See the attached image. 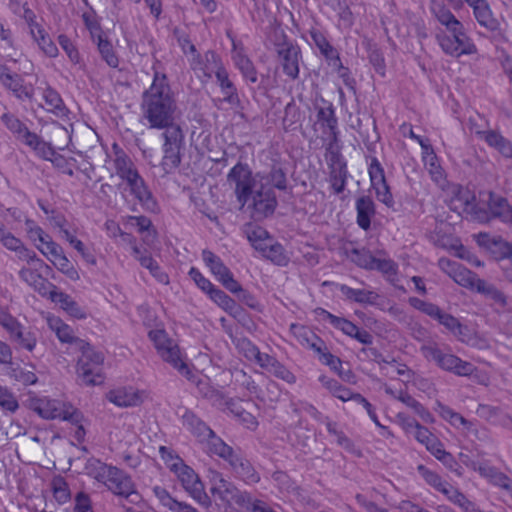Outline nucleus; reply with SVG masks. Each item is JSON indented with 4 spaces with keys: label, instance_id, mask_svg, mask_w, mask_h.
Listing matches in <instances>:
<instances>
[{
    "label": "nucleus",
    "instance_id": "35",
    "mask_svg": "<svg viewBox=\"0 0 512 512\" xmlns=\"http://www.w3.org/2000/svg\"><path fill=\"white\" fill-rule=\"evenodd\" d=\"M357 224L363 230L371 226V218L375 215V204L370 196H361L356 201Z\"/></svg>",
    "mask_w": 512,
    "mask_h": 512
},
{
    "label": "nucleus",
    "instance_id": "41",
    "mask_svg": "<svg viewBox=\"0 0 512 512\" xmlns=\"http://www.w3.org/2000/svg\"><path fill=\"white\" fill-rule=\"evenodd\" d=\"M246 235L251 245L260 253L273 242L269 232L261 226L249 225L246 228Z\"/></svg>",
    "mask_w": 512,
    "mask_h": 512
},
{
    "label": "nucleus",
    "instance_id": "6",
    "mask_svg": "<svg viewBox=\"0 0 512 512\" xmlns=\"http://www.w3.org/2000/svg\"><path fill=\"white\" fill-rule=\"evenodd\" d=\"M161 138L163 157L160 165L165 173H170L177 169L182 161V151L185 147V133L182 125L164 129Z\"/></svg>",
    "mask_w": 512,
    "mask_h": 512
},
{
    "label": "nucleus",
    "instance_id": "24",
    "mask_svg": "<svg viewBox=\"0 0 512 512\" xmlns=\"http://www.w3.org/2000/svg\"><path fill=\"white\" fill-rule=\"evenodd\" d=\"M213 75H215L217 84L219 85L221 92L224 95L223 100L230 105H239L240 98L237 88L233 81L230 79L229 72L224 64Z\"/></svg>",
    "mask_w": 512,
    "mask_h": 512
},
{
    "label": "nucleus",
    "instance_id": "7",
    "mask_svg": "<svg viewBox=\"0 0 512 512\" xmlns=\"http://www.w3.org/2000/svg\"><path fill=\"white\" fill-rule=\"evenodd\" d=\"M0 326L6 330L16 350L32 352L36 348L38 342L36 333L21 324L2 307H0Z\"/></svg>",
    "mask_w": 512,
    "mask_h": 512
},
{
    "label": "nucleus",
    "instance_id": "34",
    "mask_svg": "<svg viewBox=\"0 0 512 512\" xmlns=\"http://www.w3.org/2000/svg\"><path fill=\"white\" fill-rule=\"evenodd\" d=\"M183 425L189 430L201 443L205 441L213 430L193 412L187 411L183 417Z\"/></svg>",
    "mask_w": 512,
    "mask_h": 512
},
{
    "label": "nucleus",
    "instance_id": "39",
    "mask_svg": "<svg viewBox=\"0 0 512 512\" xmlns=\"http://www.w3.org/2000/svg\"><path fill=\"white\" fill-rule=\"evenodd\" d=\"M24 145L29 147L37 157L43 160L52 161L56 155V151L51 143L46 142L36 133H33Z\"/></svg>",
    "mask_w": 512,
    "mask_h": 512
},
{
    "label": "nucleus",
    "instance_id": "59",
    "mask_svg": "<svg viewBox=\"0 0 512 512\" xmlns=\"http://www.w3.org/2000/svg\"><path fill=\"white\" fill-rule=\"evenodd\" d=\"M208 296L215 304L229 314H233L238 309L236 301L217 287Z\"/></svg>",
    "mask_w": 512,
    "mask_h": 512
},
{
    "label": "nucleus",
    "instance_id": "18",
    "mask_svg": "<svg viewBox=\"0 0 512 512\" xmlns=\"http://www.w3.org/2000/svg\"><path fill=\"white\" fill-rule=\"evenodd\" d=\"M253 199V214L257 218L268 217L272 215L277 207V198L272 188H265L261 185L254 193Z\"/></svg>",
    "mask_w": 512,
    "mask_h": 512
},
{
    "label": "nucleus",
    "instance_id": "32",
    "mask_svg": "<svg viewBox=\"0 0 512 512\" xmlns=\"http://www.w3.org/2000/svg\"><path fill=\"white\" fill-rule=\"evenodd\" d=\"M431 12L437 21L445 28L439 29L438 32H452L463 23L459 21L449 8L441 3H433Z\"/></svg>",
    "mask_w": 512,
    "mask_h": 512
},
{
    "label": "nucleus",
    "instance_id": "38",
    "mask_svg": "<svg viewBox=\"0 0 512 512\" xmlns=\"http://www.w3.org/2000/svg\"><path fill=\"white\" fill-rule=\"evenodd\" d=\"M42 95L47 111L61 118L68 115L69 110L65 106L60 94L55 89L47 87L43 90Z\"/></svg>",
    "mask_w": 512,
    "mask_h": 512
},
{
    "label": "nucleus",
    "instance_id": "60",
    "mask_svg": "<svg viewBox=\"0 0 512 512\" xmlns=\"http://www.w3.org/2000/svg\"><path fill=\"white\" fill-rule=\"evenodd\" d=\"M309 34L314 45L319 49L326 60L337 52V49L330 44L324 33L320 30L312 29Z\"/></svg>",
    "mask_w": 512,
    "mask_h": 512
},
{
    "label": "nucleus",
    "instance_id": "11",
    "mask_svg": "<svg viewBox=\"0 0 512 512\" xmlns=\"http://www.w3.org/2000/svg\"><path fill=\"white\" fill-rule=\"evenodd\" d=\"M173 470L177 473L183 488L190 496L200 504H208L209 498L204 491V485L193 469L184 465L181 461L173 464Z\"/></svg>",
    "mask_w": 512,
    "mask_h": 512
},
{
    "label": "nucleus",
    "instance_id": "47",
    "mask_svg": "<svg viewBox=\"0 0 512 512\" xmlns=\"http://www.w3.org/2000/svg\"><path fill=\"white\" fill-rule=\"evenodd\" d=\"M434 409L440 415L441 418H443L445 421L449 422L452 426L456 428L463 426L464 428L469 430L472 426V423L469 420L464 418L461 414L454 411L449 406L444 405L439 401L436 403V407Z\"/></svg>",
    "mask_w": 512,
    "mask_h": 512
},
{
    "label": "nucleus",
    "instance_id": "22",
    "mask_svg": "<svg viewBox=\"0 0 512 512\" xmlns=\"http://www.w3.org/2000/svg\"><path fill=\"white\" fill-rule=\"evenodd\" d=\"M35 268L23 267L19 271V277L42 296H48L55 285L44 278Z\"/></svg>",
    "mask_w": 512,
    "mask_h": 512
},
{
    "label": "nucleus",
    "instance_id": "40",
    "mask_svg": "<svg viewBox=\"0 0 512 512\" xmlns=\"http://www.w3.org/2000/svg\"><path fill=\"white\" fill-rule=\"evenodd\" d=\"M482 477L487 478L493 485L501 487L509 494L512 489V483L509 477L500 472L495 467L489 465H480L475 469Z\"/></svg>",
    "mask_w": 512,
    "mask_h": 512
},
{
    "label": "nucleus",
    "instance_id": "56",
    "mask_svg": "<svg viewBox=\"0 0 512 512\" xmlns=\"http://www.w3.org/2000/svg\"><path fill=\"white\" fill-rule=\"evenodd\" d=\"M417 471L428 485L432 486L442 494L450 485L447 481L443 480L438 473L428 469L423 464L417 466Z\"/></svg>",
    "mask_w": 512,
    "mask_h": 512
},
{
    "label": "nucleus",
    "instance_id": "33",
    "mask_svg": "<svg viewBox=\"0 0 512 512\" xmlns=\"http://www.w3.org/2000/svg\"><path fill=\"white\" fill-rule=\"evenodd\" d=\"M2 85L20 100L30 99L33 95L32 85H26L23 77L12 71L8 74Z\"/></svg>",
    "mask_w": 512,
    "mask_h": 512
},
{
    "label": "nucleus",
    "instance_id": "16",
    "mask_svg": "<svg viewBox=\"0 0 512 512\" xmlns=\"http://www.w3.org/2000/svg\"><path fill=\"white\" fill-rule=\"evenodd\" d=\"M189 64L196 74H202L206 79H211L213 74L223 65V62L215 51L207 50L204 54L197 51L189 58Z\"/></svg>",
    "mask_w": 512,
    "mask_h": 512
},
{
    "label": "nucleus",
    "instance_id": "58",
    "mask_svg": "<svg viewBox=\"0 0 512 512\" xmlns=\"http://www.w3.org/2000/svg\"><path fill=\"white\" fill-rule=\"evenodd\" d=\"M328 139L329 142L326 144L325 147V159L327 161L328 168L339 167L342 166V164H347L346 160L344 159L341 153V149L337 144L338 139Z\"/></svg>",
    "mask_w": 512,
    "mask_h": 512
},
{
    "label": "nucleus",
    "instance_id": "45",
    "mask_svg": "<svg viewBox=\"0 0 512 512\" xmlns=\"http://www.w3.org/2000/svg\"><path fill=\"white\" fill-rule=\"evenodd\" d=\"M93 42L97 45L102 60H104L109 67L117 68L119 66V58L108 38L104 34L98 35V38L94 39Z\"/></svg>",
    "mask_w": 512,
    "mask_h": 512
},
{
    "label": "nucleus",
    "instance_id": "19",
    "mask_svg": "<svg viewBox=\"0 0 512 512\" xmlns=\"http://www.w3.org/2000/svg\"><path fill=\"white\" fill-rule=\"evenodd\" d=\"M47 325L49 329L55 333L56 337L62 344H68L75 349L78 346L84 347V340L77 337L72 327L66 324L61 318L57 316H48Z\"/></svg>",
    "mask_w": 512,
    "mask_h": 512
},
{
    "label": "nucleus",
    "instance_id": "62",
    "mask_svg": "<svg viewBox=\"0 0 512 512\" xmlns=\"http://www.w3.org/2000/svg\"><path fill=\"white\" fill-rule=\"evenodd\" d=\"M371 270H377L385 275L389 281H394V277L398 273V265L390 258L375 257Z\"/></svg>",
    "mask_w": 512,
    "mask_h": 512
},
{
    "label": "nucleus",
    "instance_id": "50",
    "mask_svg": "<svg viewBox=\"0 0 512 512\" xmlns=\"http://www.w3.org/2000/svg\"><path fill=\"white\" fill-rule=\"evenodd\" d=\"M77 375L81 384L86 386L100 385L104 380L101 367L94 368L92 365H86L82 370L79 361L77 362Z\"/></svg>",
    "mask_w": 512,
    "mask_h": 512
},
{
    "label": "nucleus",
    "instance_id": "64",
    "mask_svg": "<svg viewBox=\"0 0 512 512\" xmlns=\"http://www.w3.org/2000/svg\"><path fill=\"white\" fill-rule=\"evenodd\" d=\"M263 179H266V182L268 184H271L274 188L278 190H286L287 189V176L286 172L277 165L272 166L269 173L263 177Z\"/></svg>",
    "mask_w": 512,
    "mask_h": 512
},
{
    "label": "nucleus",
    "instance_id": "12",
    "mask_svg": "<svg viewBox=\"0 0 512 512\" xmlns=\"http://www.w3.org/2000/svg\"><path fill=\"white\" fill-rule=\"evenodd\" d=\"M36 411L45 419H62L71 422L79 421V413L73 409L72 406L59 400H39Z\"/></svg>",
    "mask_w": 512,
    "mask_h": 512
},
{
    "label": "nucleus",
    "instance_id": "53",
    "mask_svg": "<svg viewBox=\"0 0 512 512\" xmlns=\"http://www.w3.org/2000/svg\"><path fill=\"white\" fill-rule=\"evenodd\" d=\"M76 350L82 353L78 359L82 370L86 365H92L94 368L101 367L104 361V356L101 352L95 351L88 342L84 340V347L78 346Z\"/></svg>",
    "mask_w": 512,
    "mask_h": 512
},
{
    "label": "nucleus",
    "instance_id": "37",
    "mask_svg": "<svg viewBox=\"0 0 512 512\" xmlns=\"http://www.w3.org/2000/svg\"><path fill=\"white\" fill-rule=\"evenodd\" d=\"M338 289L346 299L359 304L374 305L379 298V295L375 291L354 289L345 284H339Z\"/></svg>",
    "mask_w": 512,
    "mask_h": 512
},
{
    "label": "nucleus",
    "instance_id": "25",
    "mask_svg": "<svg viewBox=\"0 0 512 512\" xmlns=\"http://www.w3.org/2000/svg\"><path fill=\"white\" fill-rule=\"evenodd\" d=\"M134 481L132 477L125 471L114 466L110 476L107 478L104 486L117 497H121L131 486Z\"/></svg>",
    "mask_w": 512,
    "mask_h": 512
},
{
    "label": "nucleus",
    "instance_id": "31",
    "mask_svg": "<svg viewBox=\"0 0 512 512\" xmlns=\"http://www.w3.org/2000/svg\"><path fill=\"white\" fill-rule=\"evenodd\" d=\"M290 331L303 347L320 351L319 345H322L323 340L309 327L301 324H291Z\"/></svg>",
    "mask_w": 512,
    "mask_h": 512
},
{
    "label": "nucleus",
    "instance_id": "52",
    "mask_svg": "<svg viewBox=\"0 0 512 512\" xmlns=\"http://www.w3.org/2000/svg\"><path fill=\"white\" fill-rule=\"evenodd\" d=\"M57 225L61 228L63 238L69 242V244L82 256V258L89 264L95 265V256L86 249L83 242L77 239L68 229L64 228L62 223L59 221Z\"/></svg>",
    "mask_w": 512,
    "mask_h": 512
},
{
    "label": "nucleus",
    "instance_id": "5",
    "mask_svg": "<svg viewBox=\"0 0 512 512\" xmlns=\"http://www.w3.org/2000/svg\"><path fill=\"white\" fill-rule=\"evenodd\" d=\"M420 352L426 360L436 363L442 370L457 376H470L476 370L472 363L464 361L454 354L443 352L434 342L424 343L420 347Z\"/></svg>",
    "mask_w": 512,
    "mask_h": 512
},
{
    "label": "nucleus",
    "instance_id": "17",
    "mask_svg": "<svg viewBox=\"0 0 512 512\" xmlns=\"http://www.w3.org/2000/svg\"><path fill=\"white\" fill-rule=\"evenodd\" d=\"M211 492L214 496H218L221 501H234L241 505L250 501V494L240 492L231 482L218 473L212 479Z\"/></svg>",
    "mask_w": 512,
    "mask_h": 512
},
{
    "label": "nucleus",
    "instance_id": "54",
    "mask_svg": "<svg viewBox=\"0 0 512 512\" xmlns=\"http://www.w3.org/2000/svg\"><path fill=\"white\" fill-rule=\"evenodd\" d=\"M348 176L347 164L329 168V182L335 194H340L345 190Z\"/></svg>",
    "mask_w": 512,
    "mask_h": 512
},
{
    "label": "nucleus",
    "instance_id": "14",
    "mask_svg": "<svg viewBox=\"0 0 512 512\" xmlns=\"http://www.w3.org/2000/svg\"><path fill=\"white\" fill-rule=\"evenodd\" d=\"M316 110V124H319L323 129V133L328 138L337 140L338 138V119L335 114V108L333 104L324 98L316 101L314 104Z\"/></svg>",
    "mask_w": 512,
    "mask_h": 512
},
{
    "label": "nucleus",
    "instance_id": "2",
    "mask_svg": "<svg viewBox=\"0 0 512 512\" xmlns=\"http://www.w3.org/2000/svg\"><path fill=\"white\" fill-rule=\"evenodd\" d=\"M113 166L121 179L117 188L124 199L130 195L147 209H153L156 201L144 178L127 153L117 144L112 145Z\"/></svg>",
    "mask_w": 512,
    "mask_h": 512
},
{
    "label": "nucleus",
    "instance_id": "4",
    "mask_svg": "<svg viewBox=\"0 0 512 512\" xmlns=\"http://www.w3.org/2000/svg\"><path fill=\"white\" fill-rule=\"evenodd\" d=\"M274 50L283 73L291 80L299 78L302 52L296 42L283 31H276L273 39Z\"/></svg>",
    "mask_w": 512,
    "mask_h": 512
},
{
    "label": "nucleus",
    "instance_id": "28",
    "mask_svg": "<svg viewBox=\"0 0 512 512\" xmlns=\"http://www.w3.org/2000/svg\"><path fill=\"white\" fill-rule=\"evenodd\" d=\"M476 134L484 140L487 145L496 149L506 158L512 157V143L495 130L477 131Z\"/></svg>",
    "mask_w": 512,
    "mask_h": 512
},
{
    "label": "nucleus",
    "instance_id": "30",
    "mask_svg": "<svg viewBox=\"0 0 512 512\" xmlns=\"http://www.w3.org/2000/svg\"><path fill=\"white\" fill-rule=\"evenodd\" d=\"M152 491L161 505L172 512H199L196 508L192 507L186 502H180L173 498L171 494L162 486L156 485L152 488Z\"/></svg>",
    "mask_w": 512,
    "mask_h": 512
},
{
    "label": "nucleus",
    "instance_id": "36",
    "mask_svg": "<svg viewBox=\"0 0 512 512\" xmlns=\"http://www.w3.org/2000/svg\"><path fill=\"white\" fill-rule=\"evenodd\" d=\"M1 121L5 127L15 136V138L23 144L34 133L29 130L24 122H22L16 115L12 113H4L1 116Z\"/></svg>",
    "mask_w": 512,
    "mask_h": 512
},
{
    "label": "nucleus",
    "instance_id": "49",
    "mask_svg": "<svg viewBox=\"0 0 512 512\" xmlns=\"http://www.w3.org/2000/svg\"><path fill=\"white\" fill-rule=\"evenodd\" d=\"M443 494L450 502L462 509L463 512H479V509L476 507V505L451 484Z\"/></svg>",
    "mask_w": 512,
    "mask_h": 512
},
{
    "label": "nucleus",
    "instance_id": "20",
    "mask_svg": "<svg viewBox=\"0 0 512 512\" xmlns=\"http://www.w3.org/2000/svg\"><path fill=\"white\" fill-rule=\"evenodd\" d=\"M232 60L247 84H256L258 82V72L255 65L245 54L244 49L238 48L235 42H233Z\"/></svg>",
    "mask_w": 512,
    "mask_h": 512
},
{
    "label": "nucleus",
    "instance_id": "57",
    "mask_svg": "<svg viewBox=\"0 0 512 512\" xmlns=\"http://www.w3.org/2000/svg\"><path fill=\"white\" fill-rule=\"evenodd\" d=\"M262 256L270 260L278 266H285L288 264L289 258L285 253L284 247L277 242H272L266 249L261 252Z\"/></svg>",
    "mask_w": 512,
    "mask_h": 512
},
{
    "label": "nucleus",
    "instance_id": "21",
    "mask_svg": "<svg viewBox=\"0 0 512 512\" xmlns=\"http://www.w3.org/2000/svg\"><path fill=\"white\" fill-rule=\"evenodd\" d=\"M227 462L236 476L244 482L248 484L259 482L260 475L256 472L250 461L240 453L234 452Z\"/></svg>",
    "mask_w": 512,
    "mask_h": 512
},
{
    "label": "nucleus",
    "instance_id": "3",
    "mask_svg": "<svg viewBox=\"0 0 512 512\" xmlns=\"http://www.w3.org/2000/svg\"><path fill=\"white\" fill-rule=\"evenodd\" d=\"M149 338L163 361L169 363L182 376L188 380L194 378V373L184 361V354L181 352L178 344L168 337L167 333L162 329L151 330Z\"/></svg>",
    "mask_w": 512,
    "mask_h": 512
},
{
    "label": "nucleus",
    "instance_id": "51",
    "mask_svg": "<svg viewBox=\"0 0 512 512\" xmlns=\"http://www.w3.org/2000/svg\"><path fill=\"white\" fill-rule=\"evenodd\" d=\"M414 438L420 444L424 445L427 451L432 455L436 453L442 446L443 443L435 436L427 427L422 426L419 430L414 431Z\"/></svg>",
    "mask_w": 512,
    "mask_h": 512
},
{
    "label": "nucleus",
    "instance_id": "10",
    "mask_svg": "<svg viewBox=\"0 0 512 512\" xmlns=\"http://www.w3.org/2000/svg\"><path fill=\"white\" fill-rule=\"evenodd\" d=\"M227 181L235 185V194L239 203L244 206L251 198L255 179L248 164L238 162L228 173Z\"/></svg>",
    "mask_w": 512,
    "mask_h": 512
},
{
    "label": "nucleus",
    "instance_id": "27",
    "mask_svg": "<svg viewBox=\"0 0 512 512\" xmlns=\"http://www.w3.org/2000/svg\"><path fill=\"white\" fill-rule=\"evenodd\" d=\"M473 8L474 16L478 23L490 31L498 28V22L492 16L490 8L485 0H464Z\"/></svg>",
    "mask_w": 512,
    "mask_h": 512
},
{
    "label": "nucleus",
    "instance_id": "23",
    "mask_svg": "<svg viewBox=\"0 0 512 512\" xmlns=\"http://www.w3.org/2000/svg\"><path fill=\"white\" fill-rule=\"evenodd\" d=\"M52 302L59 304L60 307L71 317L76 319H85L87 314L85 310L68 294L59 291L57 287L53 288L47 296Z\"/></svg>",
    "mask_w": 512,
    "mask_h": 512
},
{
    "label": "nucleus",
    "instance_id": "63",
    "mask_svg": "<svg viewBox=\"0 0 512 512\" xmlns=\"http://www.w3.org/2000/svg\"><path fill=\"white\" fill-rule=\"evenodd\" d=\"M424 163L433 181L439 183L443 180V170L438 163V158L433 152L432 148L428 151H424Z\"/></svg>",
    "mask_w": 512,
    "mask_h": 512
},
{
    "label": "nucleus",
    "instance_id": "13",
    "mask_svg": "<svg viewBox=\"0 0 512 512\" xmlns=\"http://www.w3.org/2000/svg\"><path fill=\"white\" fill-rule=\"evenodd\" d=\"M319 311V315H322L335 329L340 330L348 337L364 345H371L373 343V336L367 330L361 329L350 320L333 315L324 309H319Z\"/></svg>",
    "mask_w": 512,
    "mask_h": 512
},
{
    "label": "nucleus",
    "instance_id": "44",
    "mask_svg": "<svg viewBox=\"0 0 512 512\" xmlns=\"http://www.w3.org/2000/svg\"><path fill=\"white\" fill-rule=\"evenodd\" d=\"M397 400L412 409L425 423L433 424L435 422V418L431 412L409 393L402 390L399 391Z\"/></svg>",
    "mask_w": 512,
    "mask_h": 512
},
{
    "label": "nucleus",
    "instance_id": "43",
    "mask_svg": "<svg viewBox=\"0 0 512 512\" xmlns=\"http://www.w3.org/2000/svg\"><path fill=\"white\" fill-rule=\"evenodd\" d=\"M449 265L452 269V277L456 283L472 290L476 289L477 281H479L480 278L474 272L463 267L457 262L449 263Z\"/></svg>",
    "mask_w": 512,
    "mask_h": 512
},
{
    "label": "nucleus",
    "instance_id": "48",
    "mask_svg": "<svg viewBox=\"0 0 512 512\" xmlns=\"http://www.w3.org/2000/svg\"><path fill=\"white\" fill-rule=\"evenodd\" d=\"M113 468L114 466L107 465L94 458L89 459L85 466L87 474L103 485L110 476L111 471H113Z\"/></svg>",
    "mask_w": 512,
    "mask_h": 512
},
{
    "label": "nucleus",
    "instance_id": "9",
    "mask_svg": "<svg viewBox=\"0 0 512 512\" xmlns=\"http://www.w3.org/2000/svg\"><path fill=\"white\" fill-rule=\"evenodd\" d=\"M486 206L477 204L471 207L474 218L480 222H489L492 219H499L504 223L512 222V207L506 198L493 192L487 193V199L483 200Z\"/></svg>",
    "mask_w": 512,
    "mask_h": 512
},
{
    "label": "nucleus",
    "instance_id": "55",
    "mask_svg": "<svg viewBox=\"0 0 512 512\" xmlns=\"http://www.w3.org/2000/svg\"><path fill=\"white\" fill-rule=\"evenodd\" d=\"M475 291L484 295L487 299L492 300L494 303L500 305L501 307L506 306V296L492 283H489L480 278V280L477 281V287Z\"/></svg>",
    "mask_w": 512,
    "mask_h": 512
},
{
    "label": "nucleus",
    "instance_id": "8",
    "mask_svg": "<svg viewBox=\"0 0 512 512\" xmlns=\"http://www.w3.org/2000/svg\"><path fill=\"white\" fill-rule=\"evenodd\" d=\"M436 40L443 52L452 57L459 58L462 55H471L477 52V48L468 36L464 24L452 32H437Z\"/></svg>",
    "mask_w": 512,
    "mask_h": 512
},
{
    "label": "nucleus",
    "instance_id": "61",
    "mask_svg": "<svg viewBox=\"0 0 512 512\" xmlns=\"http://www.w3.org/2000/svg\"><path fill=\"white\" fill-rule=\"evenodd\" d=\"M320 351L316 349L314 352L317 354L318 360L323 364L328 366L331 370L335 372H339L342 368V361L339 357L333 355L327 348L325 342H322V345H319Z\"/></svg>",
    "mask_w": 512,
    "mask_h": 512
},
{
    "label": "nucleus",
    "instance_id": "46",
    "mask_svg": "<svg viewBox=\"0 0 512 512\" xmlns=\"http://www.w3.org/2000/svg\"><path fill=\"white\" fill-rule=\"evenodd\" d=\"M202 259L219 282L231 273L221 258L210 250L202 251Z\"/></svg>",
    "mask_w": 512,
    "mask_h": 512
},
{
    "label": "nucleus",
    "instance_id": "1",
    "mask_svg": "<svg viewBox=\"0 0 512 512\" xmlns=\"http://www.w3.org/2000/svg\"><path fill=\"white\" fill-rule=\"evenodd\" d=\"M159 65L160 61L155 59L152 83L141 95L140 109L142 121L150 129L164 130L180 125L181 111L168 77L159 70Z\"/></svg>",
    "mask_w": 512,
    "mask_h": 512
},
{
    "label": "nucleus",
    "instance_id": "29",
    "mask_svg": "<svg viewBox=\"0 0 512 512\" xmlns=\"http://www.w3.org/2000/svg\"><path fill=\"white\" fill-rule=\"evenodd\" d=\"M134 258L140 263L142 267L148 269L150 274L159 283H169V276L162 270L158 262L154 260L149 253H144L139 247H134Z\"/></svg>",
    "mask_w": 512,
    "mask_h": 512
},
{
    "label": "nucleus",
    "instance_id": "42",
    "mask_svg": "<svg viewBox=\"0 0 512 512\" xmlns=\"http://www.w3.org/2000/svg\"><path fill=\"white\" fill-rule=\"evenodd\" d=\"M205 450L211 455H217L220 458L228 461V459L235 452L232 447L227 445L220 437H218L215 432H212V435H209L205 439Z\"/></svg>",
    "mask_w": 512,
    "mask_h": 512
},
{
    "label": "nucleus",
    "instance_id": "15",
    "mask_svg": "<svg viewBox=\"0 0 512 512\" xmlns=\"http://www.w3.org/2000/svg\"><path fill=\"white\" fill-rule=\"evenodd\" d=\"M37 249L63 274L72 280L79 278L78 272L64 254L63 248L56 242L48 243L46 248L36 245Z\"/></svg>",
    "mask_w": 512,
    "mask_h": 512
},
{
    "label": "nucleus",
    "instance_id": "26",
    "mask_svg": "<svg viewBox=\"0 0 512 512\" xmlns=\"http://www.w3.org/2000/svg\"><path fill=\"white\" fill-rule=\"evenodd\" d=\"M106 398L118 407L136 406L141 402L139 393L132 387L113 389L106 394Z\"/></svg>",
    "mask_w": 512,
    "mask_h": 512
}]
</instances>
